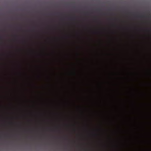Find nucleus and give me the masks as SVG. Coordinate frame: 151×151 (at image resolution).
Instances as JSON below:
<instances>
[{"mask_svg":"<svg viewBox=\"0 0 151 151\" xmlns=\"http://www.w3.org/2000/svg\"><path fill=\"white\" fill-rule=\"evenodd\" d=\"M71 19H72L75 20V16H74V17H72V18H71Z\"/></svg>","mask_w":151,"mask_h":151,"instance_id":"1","label":"nucleus"},{"mask_svg":"<svg viewBox=\"0 0 151 151\" xmlns=\"http://www.w3.org/2000/svg\"><path fill=\"white\" fill-rule=\"evenodd\" d=\"M139 17H143V16H142V15H141V16H139Z\"/></svg>","mask_w":151,"mask_h":151,"instance_id":"2","label":"nucleus"}]
</instances>
